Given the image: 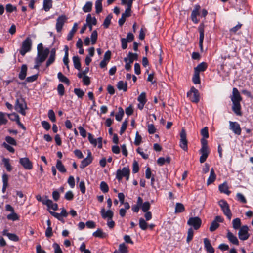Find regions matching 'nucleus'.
Listing matches in <instances>:
<instances>
[{
  "label": "nucleus",
  "instance_id": "nucleus-1",
  "mask_svg": "<svg viewBox=\"0 0 253 253\" xmlns=\"http://www.w3.org/2000/svg\"><path fill=\"white\" fill-rule=\"evenodd\" d=\"M230 98L233 103L232 111L237 116H242V113L240 102L242 98L237 88L235 87L233 88L232 94L230 96Z\"/></svg>",
  "mask_w": 253,
  "mask_h": 253
},
{
  "label": "nucleus",
  "instance_id": "nucleus-2",
  "mask_svg": "<svg viewBox=\"0 0 253 253\" xmlns=\"http://www.w3.org/2000/svg\"><path fill=\"white\" fill-rule=\"evenodd\" d=\"M15 110L21 114L22 115H26L25 110L27 109V103L23 97L17 98L15 101L14 106Z\"/></svg>",
  "mask_w": 253,
  "mask_h": 253
},
{
  "label": "nucleus",
  "instance_id": "nucleus-3",
  "mask_svg": "<svg viewBox=\"0 0 253 253\" xmlns=\"http://www.w3.org/2000/svg\"><path fill=\"white\" fill-rule=\"evenodd\" d=\"M32 41L30 37H28L22 42L21 49L19 50L20 54L24 56L25 54L31 50Z\"/></svg>",
  "mask_w": 253,
  "mask_h": 253
},
{
  "label": "nucleus",
  "instance_id": "nucleus-4",
  "mask_svg": "<svg viewBox=\"0 0 253 253\" xmlns=\"http://www.w3.org/2000/svg\"><path fill=\"white\" fill-rule=\"evenodd\" d=\"M218 205L220 207L224 214L227 218L230 220L232 218V213L230 209L229 205L224 200H220L218 201Z\"/></svg>",
  "mask_w": 253,
  "mask_h": 253
},
{
  "label": "nucleus",
  "instance_id": "nucleus-5",
  "mask_svg": "<svg viewBox=\"0 0 253 253\" xmlns=\"http://www.w3.org/2000/svg\"><path fill=\"white\" fill-rule=\"evenodd\" d=\"M130 174V170L127 167H123L122 169H119L117 170L116 174V178L119 181L122 180L123 177H126V180L129 179Z\"/></svg>",
  "mask_w": 253,
  "mask_h": 253
},
{
  "label": "nucleus",
  "instance_id": "nucleus-6",
  "mask_svg": "<svg viewBox=\"0 0 253 253\" xmlns=\"http://www.w3.org/2000/svg\"><path fill=\"white\" fill-rule=\"evenodd\" d=\"M187 96L190 100L194 103H198L200 100L199 93L198 89L192 87L189 91L187 93Z\"/></svg>",
  "mask_w": 253,
  "mask_h": 253
},
{
  "label": "nucleus",
  "instance_id": "nucleus-7",
  "mask_svg": "<svg viewBox=\"0 0 253 253\" xmlns=\"http://www.w3.org/2000/svg\"><path fill=\"white\" fill-rule=\"evenodd\" d=\"M202 224L201 219L198 217H190L187 221V224L193 227L195 230H198Z\"/></svg>",
  "mask_w": 253,
  "mask_h": 253
},
{
  "label": "nucleus",
  "instance_id": "nucleus-8",
  "mask_svg": "<svg viewBox=\"0 0 253 253\" xmlns=\"http://www.w3.org/2000/svg\"><path fill=\"white\" fill-rule=\"evenodd\" d=\"M180 140L179 142V146L184 151H187L188 150V142L186 139V133L184 129H182L180 134Z\"/></svg>",
  "mask_w": 253,
  "mask_h": 253
},
{
  "label": "nucleus",
  "instance_id": "nucleus-9",
  "mask_svg": "<svg viewBox=\"0 0 253 253\" xmlns=\"http://www.w3.org/2000/svg\"><path fill=\"white\" fill-rule=\"evenodd\" d=\"M249 228L247 225L241 227L238 232V237L241 240H246L250 237L248 233Z\"/></svg>",
  "mask_w": 253,
  "mask_h": 253
},
{
  "label": "nucleus",
  "instance_id": "nucleus-10",
  "mask_svg": "<svg viewBox=\"0 0 253 253\" xmlns=\"http://www.w3.org/2000/svg\"><path fill=\"white\" fill-rule=\"evenodd\" d=\"M67 20V18L64 15H61L57 18L56 23V29L57 32H60L62 31Z\"/></svg>",
  "mask_w": 253,
  "mask_h": 253
},
{
  "label": "nucleus",
  "instance_id": "nucleus-11",
  "mask_svg": "<svg viewBox=\"0 0 253 253\" xmlns=\"http://www.w3.org/2000/svg\"><path fill=\"white\" fill-rule=\"evenodd\" d=\"M223 222V218L220 216H216L211 223L209 228L211 232H213L219 227V223Z\"/></svg>",
  "mask_w": 253,
  "mask_h": 253
},
{
  "label": "nucleus",
  "instance_id": "nucleus-12",
  "mask_svg": "<svg viewBox=\"0 0 253 253\" xmlns=\"http://www.w3.org/2000/svg\"><path fill=\"white\" fill-rule=\"evenodd\" d=\"M229 129L231 130L235 134L240 135L241 133V128L239 124L237 122L229 121Z\"/></svg>",
  "mask_w": 253,
  "mask_h": 253
},
{
  "label": "nucleus",
  "instance_id": "nucleus-13",
  "mask_svg": "<svg viewBox=\"0 0 253 253\" xmlns=\"http://www.w3.org/2000/svg\"><path fill=\"white\" fill-rule=\"evenodd\" d=\"M93 158L92 157L91 152L88 150L87 151V157L84 159L81 163L80 167L81 169H84L88 166L90 164H91L92 162Z\"/></svg>",
  "mask_w": 253,
  "mask_h": 253
},
{
  "label": "nucleus",
  "instance_id": "nucleus-14",
  "mask_svg": "<svg viewBox=\"0 0 253 253\" xmlns=\"http://www.w3.org/2000/svg\"><path fill=\"white\" fill-rule=\"evenodd\" d=\"M49 53V50L48 48H46L43 51L38 52L37 56L35 60L38 61L39 62L42 63L45 60Z\"/></svg>",
  "mask_w": 253,
  "mask_h": 253
},
{
  "label": "nucleus",
  "instance_id": "nucleus-15",
  "mask_svg": "<svg viewBox=\"0 0 253 253\" xmlns=\"http://www.w3.org/2000/svg\"><path fill=\"white\" fill-rule=\"evenodd\" d=\"M137 100L139 102V103L137 104V108L139 110H142L147 101L146 93L144 92H141L138 96Z\"/></svg>",
  "mask_w": 253,
  "mask_h": 253
},
{
  "label": "nucleus",
  "instance_id": "nucleus-16",
  "mask_svg": "<svg viewBox=\"0 0 253 253\" xmlns=\"http://www.w3.org/2000/svg\"><path fill=\"white\" fill-rule=\"evenodd\" d=\"M200 6L199 5H195L191 14V20L195 24H197L199 22V19L197 17L200 15Z\"/></svg>",
  "mask_w": 253,
  "mask_h": 253
},
{
  "label": "nucleus",
  "instance_id": "nucleus-17",
  "mask_svg": "<svg viewBox=\"0 0 253 253\" xmlns=\"http://www.w3.org/2000/svg\"><path fill=\"white\" fill-rule=\"evenodd\" d=\"M19 163L26 169H31L33 168L32 163L27 157L22 158L19 159Z\"/></svg>",
  "mask_w": 253,
  "mask_h": 253
},
{
  "label": "nucleus",
  "instance_id": "nucleus-18",
  "mask_svg": "<svg viewBox=\"0 0 253 253\" xmlns=\"http://www.w3.org/2000/svg\"><path fill=\"white\" fill-rule=\"evenodd\" d=\"M204 27L203 23H201L198 27V31L200 34L199 37V46L201 49H203V43L204 39Z\"/></svg>",
  "mask_w": 253,
  "mask_h": 253
},
{
  "label": "nucleus",
  "instance_id": "nucleus-19",
  "mask_svg": "<svg viewBox=\"0 0 253 253\" xmlns=\"http://www.w3.org/2000/svg\"><path fill=\"white\" fill-rule=\"evenodd\" d=\"M100 213L103 219H111L112 218L114 215V212L111 210L109 209L107 211H105L104 208L101 209Z\"/></svg>",
  "mask_w": 253,
  "mask_h": 253
},
{
  "label": "nucleus",
  "instance_id": "nucleus-20",
  "mask_svg": "<svg viewBox=\"0 0 253 253\" xmlns=\"http://www.w3.org/2000/svg\"><path fill=\"white\" fill-rule=\"evenodd\" d=\"M199 152L201 155L200 157V162L201 163H203L206 161L207 158L208 157L209 154V150L208 149L201 148Z\"/></svg>",
  "mask_w": 253,
  "mask_h": 253
},
{
  "label": "nucleus",
  "instance_id": "nucleus-21",
  "mask_svg": "<svg viewBox=\"0 0 253 253\" xmlns=\"http://www.w3.org/2000/svg\"><path fill=\"white\" fill-rule=\"evenodd\" d=\"M207 68V63L205 62H202L194 68V72L200 74V72L205 71Z\"/></svg>",
  "mask_w": 253,
  "mask_h": 253
},
{
  "label": "nucleus",
  "instance_id": "nucleus-22",
  "mask_svg": "<svg viewBox=\"0 0 253 253\" xmlns=\"http://www.w3.org/2000/svg\"><path fill=\"white\" fill-rule=\"evenodd\" d=\"M204 247L209 253H214V249L212 247L210 240L208 238L204 239Z\"/></svg>",
  "mask_w": 253,
  "mask_h": 253
},
{
  "label": "nucleus",
  "instance_id": "nucleus-23",
  "mask_svg": "<svg viewBox=\"0 0 253 253\" xmlns=\"http://www.w3.org/2000/svg\"><path fill=\"white\" fill-rule=\"evenodd\" d=\"M218 188L221 193L226 194L227 195H229L231 193L229 190V187L226 182H224L222 184H220Z\"/></svg>",
  "mask_w": 253,
  "mask_h": 253
},
{
  "label": "nucleus",
  "instance_id": "nucleus-24",
  "mask_svg": "<svg viewBox=\"0 0 253 253\" xmlns=\"http://www.w3.org/2000/svg\"><path fill=\"white\" fill-rule=\"evenodd\" d=\"M27 66L26 64H23L21 67L20 73L18 75L19 78L23 80L25 79L27 75Z\"/></svg>",
  "mask_w": 253,
  "mask_h": 253
},
{
  "label": "nucleus",
  "instance_id": "nucleus-25",
  "mask_svg": "<svg viewBox=\"0 0 253 253\" xmlns=\"http://www.w3.org/2000/svg\"><path fill=\"white\" fill-rule=\"evenodd\" d=\"M227 237L229 241L232 244L238 245L239 241L236 236H235L232 233L228 231L227 234Z\"/></svg>",
  "mask_w": 253,
  "mask_h": 253
},
{
  "label": "nucleus",
  "instance_id": "nucleus-26",
  "mask_svg": "<svg viewBox=\"0 0 253 253\" xmlns=\"http://www.w3.org/2000/svg\"><path fill=\"white\" fill-rule=\"evenodd\" d=\"M216 174L214 172V170L213 168L211 169L210 171V176L208 177L207 181V185H209L212 183L216 179Z\"/></svg>",
  "mask_w": 253,
  "mask_h": 253
},
{
  "label": "nucleus",
  "instance_id": "nucleus-27",
  "mask_svg": "<svg viewBox=\"0 0 253 253\" xmlns=\"http://www.w3.org/2000/svg\"><path fill=\"white\" fill-rule=\"evenodd\" d=\"M78 28V24L77 23H75L73 25V26L71 29V30L68 33L67 36V40L68 41H70L73 38V37L76 32L77 31Z\"/></svg>",
  "mask_w": 253,
  "mask_h": 253
},
{
  "label": "nucleus",
  "instance_id": "nucleus-28",
  "mask_svg": "<svg viewBox=\"0 0 253 253\" xmlns=\"http://www.w3.org/2000/svg\"><path fill=\"white\" fill-rule=\"evenodd\" d=\"M171 161V158L170 157H167L166 158L164 157H160L157 160V164L160 166H163L165 163L168 164H169Z\"/></svg>",
  "mask_w": 253,
  "mask_h": 253
},
{
  "label": "nucleus",
  "instance_id": "nucleus-29",
  "mask_svg": "<svg viewBox=\"0 0 253 253\" xmlns=\"http://www.w3.org/2000/svg\"><path fill=\"white\" fill-rule=\"evenodd\" d=\"M52 6V1L51 0H44L43 2V9L45 11H49Z\"/></svg>",
  "mask_w": 253,
  "mask_h": 253
},
{
  "label": "nucleus",
  "instance_id": "nucleus-30",
  "mask_svg": "<svg viewBox=\"0 0 253 253\" xmlns=\"http://www.w3.org/2000/svg\"><path fill=\"white\" fill-rule=\"evenodd\" d=\"M86 24H91L96 25L97 24V20L95 17H92L90 14H87L86 18Z\"/></svg>",
  "mask_w": 253,
  "mask_h": 253
},
{
  "label": "nucleus",
  "instance_id": "nucleus-31",
  "mask_svg": "<svg viewBox=\"0 0 253 253\" xmlns=\"http://www.w3.org/2000/svg\"><path fill=\"white\" fill-rule=\"evenodd\" d=\"M57 78L60 82L64 83L66 84L67 85H69L70 81L61 72H59L57 74Z\"/></svg>",
  "mask_w": 253,
  "mask_h": 253
},
{
  "label": "nucleus",
  "instance_id": "nucleus-32",
  "mask_svg": "<svg viewBox=\"0 0 253 253\" xmlns=\"http://www.w3.org/2000/svg\"><path fill=\"white\" fill-rule=\"evenodd\" d=\"M73 62L75 68L78 70H81V65L80 62V59L78 56H74L73 57Z\"/></svg>",
  "mask_w": 253,
  "mask_h": 253
},
{
  "label": "nucleus",
  "instance_id": "nucleus-33",
  "mask_svg": "<svg viewBox=\"0 0 253 253\" xmlns=\"http://www.w3.org/2000/svg\"><path fill=\"white\" fill-rule=\"evenodd\" d=\"M56 167L60 172L65 173L66 172V169L60 160H57Z\"/></svg>",
  "mask_w": 253,
  "mask_h": 253
},
{
  "label": "nucleus",
  "instance_id": "nucleus-34",
  "mask_svg": "<svg viewBox=\"0 0 253 253\" xmlns=\"http://www.w3.org/2000/svg\"><path fill=\"white\" fill-rule=\"evenodd\" d=\"M93 236L95 237L103 238L107 236V234L103 232L101 229L99 228L93 233Z\"/></svg>",
  "mask_w": 253,
  "mask_h": 253
},
{
  "label": "nucleus",
  "instance_id": "nucleus-35",
  "mask_svg": "<svg viewBox=\"0 0 253 253\" xmlns=\"http://www.w3.org/2000/svg\"><path fill=\"white\" fill-rule=\"evenodd\" d=\"M117 88L119 90H123L124 91L127 90V83H124L123 81H120L117 83Z\"/></svg>",
  "mask_w": 253,
  "mask_h": 253
},
{
  "label": "nucleus",
  "instance_id": "nucleus-36",
  "mask_svg": "<svg viewBox=\"0 0 253 253\" xmlns=\"http://www.w3.org/2000/svg\"><path fill=\"white\" fill-rule=\"evenodd\" d=\"M185 211V207L183 204L180 203H176L175 204V213H181Z\"/></svg>",
  "mask_w": 253,
  "mask_h": 253
},
{
  "label": "nucleus",
  "instance_id": "nucleus-37",
  "mask_svg": "<svg viewBox=\"0 0 253 253\" xmlns=\"http://www.w3.org/2000/svg\"><path fill=\"white\" fill-rule=\"evenodd\" d=\"M102 0H97L95 3L96 13L99 14L102 10Z\"/></svg>",
  "mask_w": 253,
  "mask_h": 253
},
{
  "label": "nucleus",
  "instance_id": "nucleus-38",
  "mask_svg": "<svg viewBox=\"0 0 253 253\" xmlns=\"http://www.w3.org/2000/svg\"><path fill=\"white\" fill-rule=\"evenodd\" d=\"M233 228L234 229H239L241 228V222L239 218H236L232 221Z\"/></svg>",
  "mask_w": 253,
  "mask_h": 253
},
{
  "label": "nucleus",
  "instance_id": "nucleus-39",
  "mask_svg": "<svg viewBox=\"0 0 253 253\" xmlns=\"http://www.w3.org/2000/svg\"><path fill=\"white\" fill-rule=\"evenodd\" d=\"M126 58H128V61L132 63L134 60H137L138 59V54L137 53H133L129 52Z\"/></svg>",
  "mask_w": 253,
  "mask_h": 253
},
{
  "label": "nucleus",
  "instance_id": "nucleus-40",
  "mask_svg": "<svg viewBox=\"0 0 253 253\" xmlns=\"http://www.w3.org/2000/svg\"><path fill=\"white\" fill-rule=\"evenodd\" d=\"M92 3L90 1H87L83 7V10L85 13L89 12L92 10Z\"/></svg>",
  "mask_w": 253,
  "mask_h": 253
},
{
  "label": "nucleus",
  "instance_id": "nucleus-41",
  "mask_svg": "<svg viewBox=\"0 0 253 253\" xmlns=\"http://www.w3.org/2000/svg\"><path fill=\"white\" fill-rule=\"evenodd\" d=\"M124 114V111L123 109L120 107L118 108V112L115 115L116 120L118 121H121Z\"/></svg>",
  "mask_w": 253,
  "mask_h": 253
},
{
  "label": "nucleus",
  "instance_id": "nucleus-42",
  "mask_svg": "<svg viewBox=\"0 0 253 253\" xmlns=\"http://www.w3.org/2000/svg\"><path fill=\"white\" fill-rule=\"evenodd\" d=\"M7 218L8 220L15 221L19 219L18 215L14 212H12L7 215Z\"/></svg>",
  "mask_w": 253,
  "mask_h": 253
},
{
  "label": "nucleus",
  "instance_id": "nucleus-43",
  "mask_svg": "<svg viewBox=\"0 0 253 253\" xmlns=\"http://www.w3.org/2000/svg\"><path fill=\"white\" fill-rule=\"evenodd\" d=\"M2 162L6 170L9 172L11 171L12 170V167L9 163V159L4 158L2 159Z\"/></svg>",
  "mask_w": 253,
  "mask_h": 253
},
{
  "label": "nucleus",
  "instance_id": "nucleus-44",
  "mask_svg": "<svg viewBox=\"0 0 253 253\" xmlns=\"http://www.w3.org/2000/svg\"><path fill=\"white\" fill-rule=\"evenodd\" d=\"M139 225L140 228L143 230H146L148 226L147 222L143 218H140L139 219Z\"/></svg>",
  "mask_w": 253,
  "mask_h": 253
},
{
  "label": "nucleus",
  "instance_id": "nucleus-45",
  "mask_svg": "<svg viewBox=\"0 0 253 253\" xmlns=\"http://www.w3.org/2000/svg\"><path fill=\"white\" fill-rule=\"evenodd\" d=\"M98 37V33L96 30H94L90 36L91 42L92 44H94L96 43L97 39Z\"/></svg>",
  "mask_w": 253,
  "mask_h": 253
},
{
  "label": "nucleus",
  "instance_id": "nucleus-46",
  "mask_svg": "<svg viewBox=\"0 0 253 253\" xmlns=\"http://www.w3.org/2000/svg\"><path fill=\"white\" fill-rule=\"evenodd\" d=\"M119 253H128V251L127 247L124 243L120 244L119 246Z\"/></svg>",
  "mask_w": 253,
  "mask_h": 253
},
{
  "label": "nucleus",
  "instance_id": "nucleus-47",
  "mask_svg": "<svg viewBox=\"0 0 253 253\" xmlns=\"http://www.w3.org/2000/svg\"><path fill=\"white\" fill-rule=\"evenodd\" d=\"M100 188L101 190L103 193H107L109 191V187L105 181H101L100 184Z\"/></svg>",
  "mask_w": 253,
  "mask_h": 253
},
{
  "label": "nucleus",
  "instance_id": "nucleus-48",
  "mask_svg": "<svg viewBox=\"0 0 253 253\" xmlns=\"http://www.w3.org/2000/svg\"><path fill=\"white\" fill-rule=\"evenodd\" d=\"M5 141H6V143L8 144H10L13 146H16L17 145V142L16 140L12 137L9 136H7L5 137Z\"/></svg>",
  "mask_w": 253,
  "mask_h": 253
},
{
  "label": "nucleus",
  "instance_id": "nucleus-49",
  "mask_svg": "<svg viewBox=\"0 0 253 253\" xmlns=\"http://www.w3.org/2000/svg\"><path fill=\"white\" fill-rule=\"evenodd\" d=\"M150 203L149 202L147 201L143 203V204L140 206L142 211L143 212L148 211V210L150 209Z\"/></svg>",
  "mask_w": 253,
  "mask_h": 253
},
{
  "label": "nucleus",
  "instance_id": "nucleus-50",
  "mask_svg": "<svg viewBox=\"0 0 253 253\" xmlns=\"http://www.w3.org/2000/svg\"><path fill=\"white\" fill-rule=\"evenodd\" d=\"M112 18V16L110 14V15H108L105 19L104 22H103V25L104 26V27L106 28H107L110 25V23H111V20Z\"/></svg>",
  "mask_w": 253,
  "mask_h": 253
},
{
  "label": "nucleus",
  "instance_id": "nucleus-51",
  "mask_svg": "<svg viewBox=\"0 0 253 253\" xmlns=\"http://www.w3.org/2000/svg\"><path fill=\"white\" fill-rule=\"evenodd\" d=\"M88 139L89 142L92 144L94 146H96L97 143V140L95 138H94V136L92 134L89 133L88 134Z\"/></svg>",
  "mask_w": 253,
  "mask_h": 253
},
{
  "label": "nucleus",
  "instance_id": "nucleus-52",
  "mask_svg": "<svg viewBox=\"0 0 253 253\" xmlns=\"http://www.w3.org/2000/svg\"><path fill=\"white\" fill-rule=\"evenodd\" d=\"M5 9L7 12L11 13L17 10L16 7L12 5L11 4H7L6 5Z\"/></svg>",
  "mask_w": 253,
  "mask_h": 253
},
{
  "label": "nucleus",
  "instance_id": "nucleus-53",
  "mask_svg": "<svg viewBox=\"0 0 253 253\" xmlns=\"http://www.w3.org/2000/svg\"><path fill=\"white\" fill-rule=\"evenodd\" d=\"M48 117L50 121L52 122H56V117L54 112L53 110L50 109L48 111Z\"/></svg>",
  "mask_w": 253,
  "mask_h": 253
},
{
  "label": "nucleus",
  "instance_id": "nucleus-54",
  "mask_svg": "<svg viewBox=\"0 0 253 253\" xmlns=\"http://www.w3.org/2000/svg\"><path fill=\"white\" fill-rule=\"evenodd\" d=\"M57 91L58 94L62 96L65 93V88L62 84H59L57 86Z\"/></svg>",
  "mask_w": 253,
  "mask_h": 253
},
{
  "label": "nucleus",
  "instance_id": "nucleus-55",
  "mask_svg": "<svg viewBox=\"0 0 253 253\" xmlns=\"http://www.w3.org/2000/svg\"><path fill=\"white\" fill-rule=\"evenodd\" d=\"M74 92L79 98H82L84 95V91L80 88H75Z\"/></svg>",
  "mask_w": 253,
  "mask_h": 253
},
{
  "label": "nucleus",
  "instance_id": "nucleus-56",
  "mask_svg": "<svg viewBox=\"0 0 253 253\" xmlns=\"http://www.w3.org/2000/svg\"><path fill=\"white\" fill-rule=\"evenodd\" d=\"M192 81L194 84H199L200 83V74L194 72L192 78Z\"/></svg>",
  "mask_w": 253,
  "mask_h": 253
},
{
  "label": "nucleus",
  "instance_id": "nucleus-57",
  "mask_svg": "<svg viewBox=\"0 0 253 253\" xmlns=\"http://www.w3.org/2000/svg\"><path fill=\"white\" fill-rule=\"evenodd\" d=\"M193 234H194L193 230L192 228L191 227L188 229V232H187V239H186V241L187 243H189L190 241H191L192 240L193 237Z\"/></svg>",
  "mask_w": 253,
  "mask_h": 253
},
{
  "label": "nucleus",
  "instance_id": "nucleus-58",
  "mask_svg": "<svg viewBox=\"0 0 253 253\" xmlns=\"http://www.w3.org/2000/svg\"><path fill=\"white\" fill-rule=\"evenodd\" d=\"M142 141V137L139 134L138 132H136L135 138L134 140V144L136 146H138L140 144Z\"/></svg>",
  "mask_w": 253,
  "mask_h": 253
},
{
  "label": "nucleus",
  "instance_id": "nucleus-59",
  "mask_svg": "<svg viewBox=\"0 0 253 253\" xmlns=\"http://www.w3.org/2000/svg\"><path fill=\"white\" fill-rule=\"evenodd\" d=\"M201 134L204 138H209L208 128L207 126H205L201 129Z\"/></svg>",
  "mask_w": 253,
  "mask_h": 253
},
{
  "label": "nucleus",
  "instance_id": "nucleus-60",
  "mask_svg": "<svg viewBox=\"0 0 253 253\" xmlns=\"http://www.w3.org/2000/svg\"><path fill=\"white\" fill-rule=\"evenodd\" d=\"M12 116H14L16 118V123L18 124V125L23 130H26V127L22 124L20 121V118L18 114L16 113H13L12 114Z\"/></svg>",
  "mask_w": 253,
  "mask_h": 253
},
{
  "label": "nucleus",
  "instance_id": "nucleus-61",
  "mask_svg": "<svg viewBox=\"0 0 253 253\" xmlns=\"http://www.w3.org/2000/svg\"><path fill=\"white\" fill-rule=\"evenodd\" d=\"M52 247L54 250V253H63V252L58 244L54 243Z\"/></svg>",
  "mask_w": 253,
  "mask_h": 253
},
{
  "label": "nucleus",
  "instance_id": "nucleus-62",
  "mask_svg": "<svg viewBox=\"0 0 253 253\" xmlns=\"http://www.w3.org/2000/svg\"><path fill=\"white\" fill-rule=\"evenodd\" d=\"M8 238L9 240L14 242H18L19 240V237L14 233H10L8 234Z\"/></svg>",
  "mask_w": 253,
  "mask_h": 253
},
{
  "label": "nucleus",
  "instance_id": "nucleus-63",
  "mask_svg": "<svg viewBox=\"0 0 253 253\" xmlns=\"http://www.w3.org/2000/svg\"><path fill=\"white\" fill-rule=\"evenodd\" d=\"M68 183L70 185V187L73 188L75 187V179L74 176H70L68 179Z\"/></svg>",
  "mask_w": 253,
  "mask_h": 253
},
{
  "label": "nucleus",
  "instance_id": "nucleus-64",
  "mask_svg": "<svg viewBox=\"0 0 253 253\" xmlns=\"http://www.w3.org/2000/svg\"><path fill=\"white\" fill-rule=\"evenodd\" d=\"M74 198V194L71 191H67L65 195V198L69 201L72 200Z\"/></svg>",
  "mask_w": 253,
  "mask_h": 253
}]
</instances>
